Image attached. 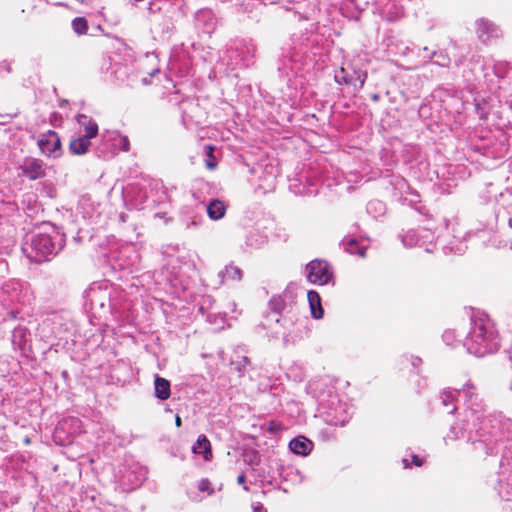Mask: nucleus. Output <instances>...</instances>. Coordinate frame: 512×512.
<instances>
[{
    "mask_svg": "<svg viewBox=\"0 0 512 512\" xmlns=\"http://www.w3.org/2000/svg\"><path fill=\"white\" fill-rule=\"evenodd\" d=\"M476 26L478 38L482 42H486L492 38H498L501 35L499 27L487 19L481 18L477 20Z\"/></svg>",
    "mask_w": 512,
    "mask_h": 512,
    "instance_id": "8",
    "label": "nucleus"
},
{
    "mask_svg": "<svg viewBox=\"0 0 512 512\" xmlns=\"http://www.w3.org/2000/svg\"><path fill=\"white\" fill-rule=\"evenodd\" d=\"M197 26L205 33H211L216 28L217 19L209 9H201L195 14Z\"/></svg>",
    "mask_w": 512,
    "mask_h": 512,
    "instance_id": "9",
    "label": "nucleus"
},
{
    "mask_svg": "<svg viewBox=\"0 0 512 512\" xmlns=\"http://www.w3.org/2000/svg\"><path fill=\"white\" fill-rule=\"evenodd\" d=\"M37 144L42 154L48 157L58 158L62 154L61 139L58 133L53 130L41 134Z\"/></svg>",
    "mask_w": 512,
    "mask_h": 512,
    "instance_id": "6",
    "label": "nucleus"
},
{
    "mask_svg": "<svg viewBox=\"0 0 512 512\" xmlns=\"http://www.w3.org/2000/svg\"><path fill=\"white\" fill-rule=\"evenodd\" d=\"M125 142H127V139H126V138H125ZM124 149H125V150H128V143H125Z\"/></svg>",
    "mask_w": 512,
    "mask_h": 512,
    "instance_id": "51",
    "label": "nucleus"
},
{
    "mask_svg": "<svg viewBox=\"0 0 512 512\" xmlns=\"http://www.w3.org/2000/svg\"><path fill=\"white\" fill-rule=\"evenodd\" d=\"M367 212L370 214L375 213L374 217H376V214L381 215L385 212V205L379 200L370 201L367 204Z\"/></svg>",
    "mask_w": 512,
    "mask_h": 512,
    "instance_id": "27",
    "label": "nucleus"
},
{
    "mask_svg": "<svg viewBox=\"0 0 512 512\" xmlns=\"http://www.w3.org/2000/svg\"><path fill=\"white\" fill-rule=\"evenodd\" d=\"M218 277L220 278L221 284L228 280L240 281L242 278V270L237 266H233L232 264L226 265L224 269L219 271Z\"/></svg>",
    "mask_w": 512,
    "mask_h": 512,
    "instance_id": "16",
    "label": "nucleus"
},
{
    "mask_svg": "<svg viewBox=\"0 0 512 512\" xmlns=\"http://www.w3.org/2000/svg\"><path fill=\"white\" fill-rule=\"evenodd\" d=\"M508 226L512 229V217L508 219Z\"/></svg>",
    "mask_w": 512,
    "mask_h": 512,
    "instance_id": "45",
    "label": "nucleus"
},
{
    "mask_svg": "<svg viewBox=\"0 0 512 512\" xmlns=\"http://www.w3.org/2000/svg\"><path fill=\"white\" fill-rule=\"evenodd\" d=\"M404 14L402 6L395 4L394 2H387L382 8V15L388 21H396L401 18Z\"/></svg>",
    "mask_w": 512,
    "mask_h": 512,
    "instance_id": "21",
    "label": "nucleus"
},
{
    "mask_svg": "<svg viewBox=\"0 0 512 512\" xmlns=\"http://www.w3.org/2000/svg\"><path fill=\"white\" fill-rule=\"evenodd\" d=\"M72 28L79 35L86 34L88 31V22L84 17H76L72 20Z\"/></svg>",
    "mask_w": 512,
    "mask_h": 512,
    "instance_id": "25",
    "label": "nucleus"
},
{
    "mask_svg": "<svg viewBox=\"0 0 512 512\" xmlns=\"http://www.w3.org/2000/svg\"><path fill=\"white\" fill-rule=\"evenodd\" d=\"M403 463L406 468L409 467L408 461L406 459H403Z\"/></svg>",
    "mask_w": 512,
    "mask_h": 512,
    "instance_id": "47",
    "label": "nucleus"
},
{
    "mask_svg": "<svg viewBox=\"0 0 512 512\" xmlns=\"http://www.w3.org/2000/svg\"><path fill=\"white\" fill-rule=\"evenodd\" d=\"M253 510L254 512H266V510L264 509L263 505L260 504V503H257L254 507H253Z\"/></svg>",
    "mask_w": 512,
    "mask_h": 512,
    "instance_id": "38",
    "label": "nucleus"
},
{
    "mask_svg": "<svg viewBox=\"0 0 512 512\" xmlns=\"http://www.w3.org/2000/svg\"><path fill=\"white\" fill-rule=\"evenodd\" d=\"M206 211L212 220H219L225 215L226 206L221 200L214 199L206 206Z\"/></svg>",
    "mask_w": 512,
    "mask_h": 512,
    "instance_id": "18",
    "label": "nucleus"
},
{
    "mask_svg": "<svg viewBox=\"0 0 512 512\" xmlns=\"http://www.w3.org/2000/svg\"><path fill=\"white\" fill-rule=\"evenodd\" d=\"M418 242V236L415 231H408L405 235L402 236V243L404 246L413 247Z\"/></svg>",
    "mask_w": 512,
    "mask_h": 512,
    "instance_id": "28",
    "label": "nucleus"
},
{
    "mask_svg": "<svg viewBox=\"0 0 512 512\" xmlns=\"http://www.w3.org/2000/svg\"><path fill=\"white\" fill-rule=\"evenodd\" d=\"M473 427L477 438L470 434L468 440L476 450H482L486 455L493 454L499 442L512 441V420L501 412L482 415Z\"/></svg>",
    "mask_w": 512,
    "mask_h": 512,
    "instance_id": "1",
    "label": "nucleus"
},
{
    "mask_svg": "<svg viewBox=\"0 0 512 512\" xmlns=\"http://www.w3.org/2000/svg\"><path fill=\"white\" fill-rule=\"evenodd\" d=\"M192 450L195 454H202L205 460H209L212 457L210 442L204 435L198 437Z\"/></svg>",
    "mask_w": 512,
    "mask_h": 512,
    "instance_id": "20",
    "label": "nucleus"
},
{
    "mask_svg": "<svg viewBox=\"0 0 512 512\" xmlns=\"http://www.w3.org/2000/svg\"><path fill=\"white\" fill-rule=\"evenodd\" d=\"M266 241V237L258 230L254 229L249 231L246 236L245 244L251 248H258Z\"/></svg>",
    "mask_w": 512,
    "mask_h": 512,
    "instance_id": "24",
    "label": "nucleus"
},
{
    "mask_svg": "<svg viewBox=\"0 0 512 512\" xmlns=\"http://www.w3.org/2000/svg\"><path fill=\"white\" fill-rule=\"evenodd\" d=\"M464 421L467 422V424L465 426H459L458 424L452 425L450 428V431L447 433V435L444 439L445 440H447V439L456 440V439L463 437L464 433L466 431H469V433L470 432L472 433V430L469 429V423L472 422V418H471V416H469L468 413L466 414V419Z\"/></svg>",
    "mask_w": 512,
    "mask_h": 512,
    "instance_id": "22",
    "label": "nucleus"
},
{
    "mask_svg": "<svg viewBox=\"0 0 512 512\" xmlns=\"http://www.w3.org/2000/svg\"><path fill=\"white\" fill-rule=\"evenodd\" d=\"M51 233H37L32 236L29 244L23 247L26 256L35 263L51 260L64 247V235L51 228Z\"/></svg>",
    "mask_w": 512,
    "mask_h": 512,
    "instance_id": "3",
    "label": "nucleus"
},
{
    "mask_svg": "<svg viewBox=\"0 0 512 512\" xmlns=\"http://www.w3.org/2000/svg\"><path fill=\"white\" fill-rule=\"evenodd\" d=\"M359 72H364V71L363 70H355V69H353L352 73H349V78H356L357 74Z\"/></svg>",
    "mask_w": 512,
    "mask_h": 512,
    "instance_id": "41",
    "label": "nucleus"
},
{
    "mask_svg": "<svg viewBox=\"0 0 512 512\" xmlns=\"http://www.w3.org/2000/svg\"><path fill=\"white\" fill-rule=\"evenodd\" d=\"M372 99H373L374 101H377V100L379 99V96H378V95H373Z\"/></svg>",
    "mask_w": 512,
    "mask_h": 512,
    "instance_id": "49",
    "label": "nucleus"
},
{
    "mask_svg": "<svg viewBox=\"0 0 512 512\" xmlns=\"http://www.w3.org/2000/svg\"><path fill=\"white\" fill-rule=\"evenodd\" d=\"M463 345L468 353L476 357L494 354L500 349L498 331L487 314L477 313L471 317V328Z\"/></svg>",
    "mask_w": 512,
    "mask_h": 512,
    "instance_id": "2",
    "label": "nucleus"
},
{
    "mask_svg": "<svg viewBox=\"0 0 512 512\" xmlns=\"http://www.w3.org/2000/svg\"><path fill=\"white\" fill-rule=\"evenodd\" d=\"M76 120L79 123V125L84 128L85 133L82 136L90 140L97 136L98 125L92 118L85 114H78L76 116Z\"/></svg>",
    "mask_w": 512,
    "mask_h": 512,
    "instance_id": "12",
    "label": "nucleus"
},
{
    "mask_svg": "<svg viewBox=\"0 0 512 512\" xmlns=\"http://www.w3.org/2000/svg\"><path fill=\"white\" fill-rule=\"evenodd\" d=\"M0 124H2V125L6 124V121H0Z\"/></svg>",
    "mask_w": 512,
    "mask_h": 512,
    "instance_id": "52",
    "label": "nucleus"
},
{
    "mask_svg": "<svg viewBox=\"0 0 512 512\" xmlns=\"http://www.w3.org/2000/svg\"><path fill=\"white\" fill-rule=\"evenodd\" d=\"M123 252H125V253H128V252L133 253L134 254V260L132 262H128V263H121V264H119V267L121 269L129 270L130 272H133L134 270H136V268H134V265L136 263V260L138 259V255L136 254V252L134 251V249L132 247L126 248Z\"/></svg>",
    "mask_w": 512,
    "mask_h": 512,
    "instance_id": "29",
    "label": "nucleus"
},
{
    "mask_svg": "<svg viewBox=\"0 0 512 512\" xmlns=\"http://www.w3.org/2000/svg\"><path fill=\"white\" fill-rule=\"evenodd\" d=\"M175 424L177 427H180L182 424L181 418L179 416H176L175 418Z\"/></svg>",
    "mask_w": 512,
    "mask_h": 512,
    "instance_id": "43",
    "label": "nucleus"
},
{
    "mask_svg": "<svg viewBox=\"0 0 512 512\" xmlns=\"http://www.w3.org/2000/svg\"><path fill=\"white\" fill-rule=\"evenodd\" d=\"M289 449L296 455L307 456L313 449V442L305 436H297L289 442Z\"/></svg>",
    "mask_w": 512,
    "mask_h": 512,
    "instance_id": "11",
    "label": "nucleus"
},
{
    "mask_svg": "<svg viewBox=\"0 0 512 512\" xmlns=\"http://www.w3.org/2000/svg\"><path fill=\"white\" fill-rule=\"evenodd\" d=\"M412 462L415 466L420 467L422 465V460L417 455H413Z\"/></svg>",
    "mask_w": 512,
    "mask_h": 512,
    "instance_id": "37",
    "label": "nucleus"
},
{
    "mask_svg": "<svg viewBox=\"0 0 512 512\" xmlns=\"http://www.w3.org/2000/svg\"><path fill=\"white\" fill-rule=\"evenodd\" d=\"M29 337L26 327L18 326L12 332V344L19 349H23Z\"/></svg>",
    "mask_w": 512,
    "mask_h": 512,
    "instance_id": "23",
    "label": "nucleus"
},
{
    "mask_svg": "<svg viewBox=\"0 0 512 512\" xmlns=\"http://www.w3.org/2000/svg\"><path fill=\"white\" fill-rule=\"evenodd\" d=\"M307 298L312 316L315 319H321L323 317L324 311L321 306V298L319 294L314 290H310L307 293Z\"/></svg>",
    "mask_w": 512,
    "mask_h": 512,
    "instance_id": "17",
    "label": "nucleus"
},
{
    "mask_svg": "<svg viewBox=\"0 0 512 512\" xmlns=\"http://www.w3.org/2000/svg\"><path fill=\"white\" fill-rule=\"evenodd\" d=\"M198 489L202 492L210 490V481L208 479H202L199 482Z\"/></svg>",
    "mask_w": 512,
    "mask_h": 512,
    "instance_id": "32",
    "label": "nucleus"
},
{
    "mask_svg": "<svg viewBox=\"0 0 512 512\" xmlns=\"http://www.w3.org/2000/svg\"><path fill=\"white\" fill-rule=\"evenodd\" d=\"M245 482H246V475L245 473H241L238 477H237V483L239 485H243V489L245 491H248L249 490V487L245 485Z\"/></svg>",
    "mask_w": 512,
    "mask_h": 512,
    "instance_id": "33",
    "label": "nucleus"
},
{
    "mask_svg": "<svg viewBox=\"0 0 512 512\" xmlns=\"http://www.w3.org/2000/svg\"><path fill=\"white\" fill-rule=\"evenodd\" d=\"M0 68L1 69H4L7 73H10L11 72V66H10V63L7 62V61H3L1 64H0Z\"/></svg>",
    "mask_w": 512,
    "mask_h": 512,
    "instance_id": "35",
    "label": "nucleus"
},
{
    "mask_svg": "<svg viewBox=\"0 0 512 512\" xmlns=\"http://www.w3.org/2000/svg\"><path fill=\"white\" fill-rule=\"evenodd\" d=\"M440 57H441V58H439V61H445V60H446V57H445V56H443L442 54H440Z\"/></svg>",
    "mask_w": 512,
    "mask_h": 512,
    "instance_id": "48",
    "label": "nucleus"
},
{
    "mask_svg": "<svg viewBox=\"0 0 512 512\" xmlns=\"http://www.w3.org/2000/svg\"><path fill=\"white\" fill-rule=\"evenodd\" d=\"M91 146V140L84 137L79 136L69 143V151L73 155H84L88 152Z\"/></svg>",
    "mask_w": 512,
    "mask_h": 512,
    "instance_id": "14",
    "label": "nucleus"
},
{
    "mask_svg": "<svg viewBox=\"0 0 512 512\" xmlns=\"http://www.w3.org/2000/svg\"><path fill=\"white\" fill-rule=\"evenodd\" d=\"M341 245L343 249L349 254H358L361 257H364L365 255V247L360 245L358 240L354 237H345L342 240Z\"/></svg>",
    "mask_w": 512,
    "mask_h": 512,
    "instance_id": "19",
    "label": "nucleus"
},
{
    "mask_svg": "<svg viewBox=\"0 0 512 512\" xmlns=\"http://www.w3.org/2000/svg\"><path fill=\"white\" fill-rule=\"evenodd\" d=\"M460 396V390L456 389H448L444 391L441 396V403L444 407L448 408V413L452 414L457 410V406L455 405V401Z\"/></svg>",
    "mask_w": 512,
    "mask_h": 512,
    "instance_id": "15",
    "label": "nucleus"
},
{
    "mask_svg": "<svg viewBox=\"0 0 512 512\" xmlns=\"http://www.w3.org/2000/svg\"><path fill=\"white\" fill-rule=\"evenodd\" d=\"M16 115L15 114H0V118L1 120L0 121H6V123H8L9 121H11Z\"/></svg>",
    "mask_w": 512,
    "mask_h": 512,
    "instance_id": "34",
    "label": "nucleus"
},
{
    "mask_svg": "<svg viewBox=\"0 0 512 512\" xmlns=\"http://www.w3.org/2000/svg\"><path fill=\"white\" fill-rule=\"evenodd\" d=\"M306 275L310 283L325 285L332 280L333 272L327 261L314 259L306 265Z\"/></svg>",
    "mask_w": 512,
    "mask_h": 512,
    "instance_id": "4",
    "label": "nucleus"
},
{
    "mask_svg": "<svg viewBox=\"0 0 512 512\" xmlns=\"http://www.w3.org/2000/svg\"><path fill=\"white\" fill-rule=\"evenodd\" d=\"M22 175L27 177L29 180H37L45 177L46 171L44 163L40 159L26 158L20 165Z\"/></svg>",
    "mask_w": 512,
    "mask_h": 512,
    "instance_id": "7",
    "label": "nucleus"
},
{
    "mask_svg": "<svg viewBox=\"0 0 512 512\" xmlns=\"http://www.w3.org/2000/svg\"><path fill=\"white\" fill-rule=\"evenodd\" d=\"M421 362H422V360L419 357H415V358L412 359V365L414 367H417L418 365H420Z\"/></svg>",
    "mask_w": 512,
    "mask_h": 512,
    "instance_id": "40",
    "label": "nucleus"
},
{
    "mask_svg": "<svg viewBox=\"0 0 512 512\" xmlns=\"http://www.w3.org/2000/svg\"><path fill=\"white\" fill-rule=\"evenodd\" d=\"M154 391L155 396L158 399L167 400L171 395L170 382L156 374L154 380Z\"/></svg>",
    "mask_w": 512,
    "mask_h": 512,
    "instance_id": "13",
    "label": "nucleus"
},
{
    "mask_svg": "<svg viewBox=\"0 0 512 512\" xmlns=\"http://www.w3.org/2000/svg\"><path fill=\"white\" fill-rule=\"evenodd\" d=\"M269 306L271 311L274 313V316H276L284 309L285 302L281 296H273L269 302Z\"/></svg>",
    "mask_w": 512,
    "mask_h": 512,
    "instance_id": "26",
    "label": "nucleus"
},
{
    "mask_svg": "<svg viewBox=\"0 0 512 512\" xmlns=\"http://www.w3.org/2000/svg\"><path fill=\"white\" fill-rule=\"evenodd\" d=\"M206 150V156L208 157V160L206 161V167L210 170H213L216 167L215 158L213 156L214 148L210 145L205 147Z\"/></svg>",
    "mask_w": 512,
    "mask_h": 512,
    "instance_id": "30",
    "label": "nucleus"
},
{
    "mask_svg": "<svg viewBox=\"0 0 512 512\" xmlns=\"http://www.w3.org/2000/svg\"><path fill=\"white\" fill-rule=\"evenodd\" d=\"M334 79L338 84L352 85L361 89L366 82L367 72H359L356 78H349V72L345 68L341 67L335 74Z\"/></svg>",
    "mask_w": 512,
    "mask_h": 512,
    "instance_id": "10",
    "label": "nucleus"
},
{
    "mask_svg": "<svg viewBox=\"0 0 512 512\" xmlns=\"http://www.w3.org/2000/svg\"><path fill=\"white\" fill-rule=\"evenodd\" d=\"M435 63L438 64V65H441V66H445L446 65L445 61L436 60Z\"/></svg>",
    "mask_w": 512,
    "mask_h": 512,
    "instance_id": "44",
    "label": "nucleus"
},
{
    "mask_svg": "<svg viewBox=\"0 0 512 512\" xmlns=\"http://www.w3.org/2000/svg\"><path fill=\"white\" fill-rule=\"evenodd\" d=\"M96 296H97V295H96V293H93V294H92V296H91V304H92L93 306H95V305H97V304H98V301H97V299H96ZM99 306H100V307H104V303H103V302H99Z\"/></svg>",
    "mask_w": 512,
    "mask_h": 512,
    "instance_id": "36",
    "label": "nucleus"
},
{
    "mask_svg": "<svg viewBox=\"0 0 512 512\" xmlns=\"http://www.w3.org/2000/svg\"><path fill=\"white\" fill-rule=\"evenodd\" d=\"M452 335H453V333H452V332H445V333L443 334V339H444L445 341L451 340Z\"/></svg>",
    "mask_w": 512,
    "mask_h": 512,
    "instance_id": "42",
    "label": "nucleus"
},
{
    "mask_svg": "<svg viewBox=\"0 0 512 512\" xmlns=\"http://www.w3.org/2000/svg\"><path fill=\"white\" fill-rule=\"evenodd\" d=\"M247 365H250V359L246 356L242 357V360L240 362L237 363V366H236V369L242 373V371L245 370V367Z\"/></svg>",
    "mask_w": 512,
    "mask_h": 512,
    "instance_id": "31",
    "label": "nucleus"
},
{
    "mask_svg": "<svg viewBox=\"0 0 512 512\" xmlns=\"http://www.w3.org/2000/svg\"><path fill=\"white\" fill-rule=\"evenodd\" d=\"M437 56V52H432L430 58Z\"/></svg>",
    "mask_w": 512,
    "mask_h": 512,
    "instance_id": "50",
    "label": "nucleus"
},
{
    "mask_svg": "<svg viewBox=\"0 0 512 512\" xmlns=\"http://www.w3.org/2000/svg\"><path fill=\"white\" fill-rule=\"evenodd\" d=\"M155 216H156V217L163 218V217L165 216V214H164V213H157Z\"/></svg>",
    "mask_w": 512,
    "mask_h": 512,
    "instance_id": "46",
    "label": "nucleus"
},
{
    "mask_svg": "<svg viewBox=\"0 0 512 512\" xmlns=\"http://www.w3.org/2000/svg\"><path fill=\"white\" fill-rule=\"evenodd\" d=\"M460 396L464 397L469 410V416L472 418V426H476V421L481 419L484 411V404L479 398L476 387L472 383H467L460 390Z\"/></svg>",
    "mask_w": 512,
    "mask_h": 512,
    "instance_id": "5",
    "label": "nucleus"
},
{
    "mask_svg": "<svg viewBox=\"0 0 512 512\" xmlns=\"http://www.w3.org/2000/svg\"><path fill=\"white\" fill-rule=\"evenodd\" d=\"M345 423V419H335L333 421H331V424L337 426V425H344Z\"/></svg>",
    "mask_w": 512,
    "mask_h": 512,
    "instance_id": "39",
    "label": "nucleus"
}]
</instances>
